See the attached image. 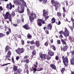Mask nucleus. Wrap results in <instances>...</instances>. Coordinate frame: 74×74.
Masks as SVG:
<instances>
[{"mask_svg": "<svg viewBox=\"0 0 74 74\" xmlns=\"http://www.w3.org/2000/svg\"><path fill=\"white\" fill-rule=\"evenodd\" d=\"M15 14L14 12H12L11 14H10L9 12H7L5 15L4 14V19L5 20H6L7 19H8L9 21L11 22L12 21L11 16H15Z\"/></svg>", "mask_w": 74, "mask_h": 74, "instance_id": "obj_1", "label": "nucleus"}, {"mask_svg": "<svg viewBox=\"0 0 74 74\" xmlns=\"http://www.w3.org/2000/svg\"><path fill=\"white\" fill-rule=\"evenodd\" d=\"M51 2L53 6L55 7V10L58 11V8H59L58 5H59V2L58 1L55 0H51Z\"/></svg>", "mask_w": 74, "mask_h": 74, "instance_id": "obj_2", "label": "nucleus"}, {"mask_svg": "<svg viewBox=\"0 0 74 74\" xmlns=\"http://www.w3.org/2000/svg\"><path fill=\"white\" fill-rule=\"evenodd\" d=\"M62 58L65 66L67 67L69 65V60L68 59V58H67V57L64 58V56H63L62 57Z\"/></svg>", "mask_w": 74, "mask_h": 74, "instance_id": "obj_3", "label": "nucleus"}, {"mask_svg": "<svg viewBox=\"0 0 74 74\" xmlns=\"http://www.w3.org/2000/svg\"><path fill=\"white\" fill-rule=\"evenodd\" d=\"M59 34H62L63 33L64 36L66 37L69 36V34H70L69 30H67V29L66 28H65V30L64 32L62 31H61L59 32Z\"/></svg>", "mask_w": 74, "mask_h": 74, "instance_id": "obj_4", "label": "nucleus"}, {"mask_svg": "<svg viewBox=\"0 0 74 74\" xmlns=\"http://www.w3.org/2000/svg\"><path fill=\"white\" fill-rule=\"evenodd\" d=\"M25 50L23 48H20L19 47H18V48L15 51L17 54L19 55H21V53H23L24 52H25Z\"/></svg>", "mask_w": 74, "mask_h": 74, "instance_id": "obj_5", "label": "nucleus"}, {"mask_svg": "<svg viewBox=\"0 0 74 74\" xmlns=\"http://www.w3.org/2000/svg\"><path fill=\"white\" fill-rule=\"evenodd\" d=\"M36 14L34 13H32L30 15L29 20L31 23H32L34 20V17H36Z\"/></svg>", "mask_w": 74, "mask_h": 74, "instance_id": "obj_6", "label": "nucleus"}, {"mask_svg": "<svg viewBox=\"0 0 74 74\" xmlns=\"http://www.w3.org/2000/svg\"><path fill=\"white\" fill-rule=\"evenodd\" d=\"M38 21H39V22H37V25L38 26L40 27L42 26V24H41V23L42 24H45V22L42 19H38Z\"/></svg>", "mask_w": 74, "mask_h": 74, "instance_id": "obj_7", "label": "nucleus"}, {"mask_svg": "<svg viewBox=\"0 0 74 74\" xmlns=\"http://www.w3.org/2000/svg\"><path fill=\"white\" fill-rule=\"evenodd\" d=\"M69 48V47L67 45H65L64 47H62V46H61V51H64V52H65V51H67V49Z\"/></svg>", "mask_w": 74, "mask_h": 74, "instance_id": "obj_8", "label": "nucleus"}, {"mask_svg": "<svg viewBox=\"0 0 74 74\" xmlns=\"http://www.w3.org/2000/svg\"><path fill=\"white\" fill-rule=\"evenodd\" d=\"M48 12L49 11L48 10H45L44 9L43 10V16H47L48 15Z\"/></svg>", "mask_w": 74, "mask_h": 74, "instance_id": "obj_9", "label": "nucleus"}, {"mask_svg": "<svg viewBox=\"0 0 74 74\" xmlns=\"http://www.w3.org/2000/svg\"><path fill=\"white\" fill-rule=\"evenodd\" d=\"M40 58H41V60L43 61V60H46V55L45 54H41V55L40 54Z\"/></svg>", "mask_w": 74, "mask_h": 74, "instance_id": "obj_10", "label": "nucleus"}, {"mask_svg": "<svg viewBox=\"0 0 74 74\" xmlns=\"http://www.w3.org/2000/svg\"><path fill=\"white\" fill-rule=\"evenodd\" d=\"M19 6H18L17 7V11L18 12V13H20V14H22V13H23V12H24V10L23 9H21V10H19Z\"/></svg>", "mask_w": 74, "mask_h": 74, "instance_id": "obj_11", "label": "nucleus"}, {"mask_svg": "<svg viewBox=\"0 0 74 74\" xmlns=\"http://www.w3.org/2000/svg\"><path fill=\"white\" fill-rule=\"evenodd\" d=\"M23 27L26 30H29L30 29V27H29L27 24H26L23 26Z\"/></svg>", "mask_w": 74, "mask_h": 74, "instance_id": "obj_12", "label": "nucleus"}, {"mask_svg": "<svg viewBox=\"0 0 74 74\" xmlns=\"http://www.w3.org/2000/svg\"><path fill=\"white\" fill-rule=\"evenodd\" d=\"M12 54L11 51L10 50H9L8 53H7L6 56H5L6 59H8V58H10Z\"/></svg>", "mask_w": 74, "mask_h": 74, "instance_id": "obj_13", "label": "nucleus"}, {"mask_svg": "<svg viewBox=\"0 0 74 74\" xmlns=\"http://www.w3.org/2000/svg\"><path fill=\"white\" fill-rule=\"evenodd\" d=\"M50 66L52 69H53V70H56V67L55 64H51L50 65Z\"/></svg>", "mask_w": 74, "mask_h": 74, "instance_id": "obj_14", "label": "nucleus"}, {"mask_svg": "<svg viewBox=\"0 0 74 74\" xmlns=\"http://www.w3.org/2000/svg\"><path fill=\"white\" fill-rule=\"evenodd\" d=\"M35 45L38 48H39L40 46V41L38 40H37L35 41Z\"/></svg>", "mask_w": 74, "mask_h": 74, "instance_id": "obj_15", "label": "nucleus"}, {"mask_svg": "<svg viewBox=\"0 0 74 74\" xmlns=\"http://www.w3.org/2000/svg\"><path fill=\"white\" fill-rule=\"evenodd\" d=\"M52 28V25L51 24H49L47 25V30H51Z\"/></svg>", "mask_w": 74, "mask_h": 74, "instance_id": "obj_16", "label": "nucleus"}, {"mask_svg": "<svg viewBox=\"0 0 74 74\" xmlns=\"http://www.w3.org/2000/svg\"><path fill=\"white\" fill-rule=\"evenodd\" d=\"M48 53L51 56H54V52L51 50L49 51Z\"/></svg>", "mask_w": 74, "mask_h": 74, "instance_id": "obj_17", "label": "nucleus"}, {"mask_svg": "<svg viewBox=\"0 0 74 74\" xmlns=\"http://www.w3.org/2000/svg\"><path fill=\"white\" fill-rule=\"evenodd\" d=\"M16 73H18L17 74V73H15V72H14V74H22L21 73L22 72V70L20 69H18L17 70Z\"/></svg>", "mask_w": 74, "mask_h": 74, "instance_id": "obj_18", "label": "nucleus"}, {"mask_svg": "<svg viewBox=\"0 0 74 74\" xmlns=\"http://www.w3.org/2000/svg\"><path fill=\"white\" fill-rule=\"evenodd\" d=\"M10 46L7 45L6 46L5 48V52H7L10 49Z\"/></svg>", "mask_w": 74, "mask_h": 74, "instance_id": "obj_19", "label": "nucleus"}, {"mask_svg": "<svg viewBox=\"0 0 74 74\" xmlns=\"http://www.w3.org/2000/svg\"><path fill=\"white\" fill-rule=\"evenodd\" d=\"M15 3L16 4H17V5H22L21 3L20 2H19L18 0H16L15 1Z\"/></svg>", "mask_w": 74, "mask_h": 74, "instance_id": "obj_20", "label": "nucleus"}, {"mask_svg": "<svg viewBox=\"0 0 74 74\" xmlns=\"http://www.w3.org/2000/svg\"><path fill=\"white\" fill-rule=\"evenodd\" d=\"M46 29H47V27H43V29L44 30L45 33H46V34H49V31H48V29H47L45 30Z\"/></svg>", "mask_w": 74, "mask_h": 74, "instance_id": "obj_21", "label": "nucleus"}, {"mask_svg": "<svg viewBox=\"0 0 74 74\" xmlns=\"http://www.w3.org/2000/svg\"><path fill=\"white\" fill-rule=\"evenodd\" d=\"M51 23H54L56 22V19L55 18V17H53L51 19Z\"/></svg>", "mask_w": 74, "mask_h": 74, "instance_id": "obj_22", "label": "nucleus"}, {"mask_svg": "<svg viewBox=\"0 0 74 74\" xmlns=\"http://www.w3.org/2000/svg\"><path fill=\"white\" fill-rule=\"evenodd\" d=\"M14 71H16L18 70V66L14 65L13 67Z\"/></svg>", "mask_w": 74, "mask_h": 74, "instance_id": "obj_23", "label": "nucleus"}, {"mask_svg": "<svg viewBox=\"0 0 74 74\" xmlns=\"http://www.w3.org/2000/svg\"><path fill=\"white\" fill-rule=\"evenodd\" d=\"M61 41L63 45H67V43H66V42H65V40H64L63 39H61Z\"/></svg>", "mask_w": 74, "mask_h": 74, "instance_id": "obj_24", "label": "nucleus"}, {"mask_svg": "<svg viewBox=\"0 0 74 74\" xmlns=\"http://www.w3.org/2000/svg\"><path fill=\"white\" fill-rule=\"evenodd\" d=\"M30 62V60L29 59H27L26 60H23V62L24 63H29Z\"/></svg>", "mask_w": 74, "mask_h": 74, "instance_id": "obj_25", "label": "nucleus"}, {"mask_svg": "<svg viewBox=\"0 0 74 74\" xmlns=\"http://www.w3.org/2000/svg\"><path fill=\"white\" fill-rule=\"evenodd\" d=\"M34 48H35V47L34 45H32L31 46H30V49L31 51H33V50L34 49Z\"/></svg>", "mask_w": 74, "mask_h": 74, "instance_id": "obj_26", "label": "nucleus"}, {"mask_svg": "<svg viewBox=\"0 0 74 74\" xmlns=\"http://www.w3.org/2000/svg\"><path fill=\"white\" fill-rule=\"evenodd\" d=\"M9 31H8L6 32V34L7 35H8L10 33H11V29L10 28H9L8 29Z\"/></svg>", "mask_w": 74, "mask_h": 74, "instance_id": "obj_27", "label": "nucleus"}, {"mask_svg": "<svg viewBox=\"0 0 74 74\" xmlns=\"http://www.w3.org/2000/svg\"><path fill=\"white\" fill-rule=\"evenodd\" d=\"M32 36L31 35V34H30L29 33L27 35V38L28 39H30V38H32Z\"/></svg>", "mask_w": 74, "mask_h": 74, "instance_id": "obj_28", "label": "nucleus"}, {"mask_svg": "<svg viewBox=\"0 0 74 74\" xmlns=\"http://www.w3.org/2000/svg\"><path fill=\"white\" fill-rule=\"evenodd\" d=\"M51 47L52 49H53L54 51H56V47H55V45H52V46H51Z\"/></svg>", "mask_w": 74, "mask_h": 74, "instance_id": "obj_29", "label": "nucleus"}, {"mask_svg": "<svg viewBox=\"0 0 74 74\" xmlns=\"http://www.w3.org/2000/svg\"><path fill=\"white\" fill-rule=\"evenodd\" d=\"M65 68H62L61 69V73H62V74H63V73H64V71H65Z\"/></svg>", "mask_w": 74, "mask_h": 74, "instance_id": "obj_30", "label": "nucleus"}, {"mask_svg": "<svg viewBox=\"0 0 74 74\" xmlns=\"http://www.w3.org/2000/svg\"><path fill=\"white\" fill-rule=\"evenodd\" d=\"M57 16L58 17H60V16H62V13L60 12H58L57 13Z\"/></svg>", "mask_w": 74, "mask_h": 74, "instance_id": "obj_31", "label": "nucleus"}, {"mask_svg": "<svg viewBox=\"0 0 74 74\" xmlns=\"http://www.w3.org/2000/svg\"><path fill=\"white\" fill-rule=\"evenodd\" d=\"M22 2L23 5H24L25 7H26L27 8V5H26V3L25 1H23Z\"/></svg>", "mask_w": 74, "mask_h": 74, "instance_id": "obj_32", "label": "nucleus"}, {"mask_svg": "<svg viewBox=\"0 0 74 74\" xmlns=\"http://www.w3.org/2000/svg\"><path fill=\"white\" fill-rule=\"evenodd\" d=\"M44 45L46 46V47H48V41H46Z\"/></svg>", "mask_w": 74, "mask_h": 74, "instance_id": "obj_33", "label": "nucleus"}, {"mask_svg": "<svg viewBox=\"0 0 74 74\" xmlns=\"http://www.w3.org/2000/svg\"><path fill=\"white\" fill-rule=\"evenodd\" d=\"M32 54L34 56V55L36 54V50H35L32 51Z\"/></svg>", "mask_w": 74, "mask_h": 74, "instance_id": "obj_34", "label": "nucleus"}, {"mask_svg": "<svg viewBox=\"0 0 74 74\" xmlns=\"http://www.w3.org/2000/svg\"><path fill=\"white\" fill-rule=\"evenodd\" d=\"M27 11L28 15H30V10L28 8H27Z\"/></svg>", "mask_w": 74, "mask_h": 74, "instance_id": "obj_35", "label": "nucleus"}, {"mask_svg": "<svg viewBox=\"0 0 74 74\" xmlns=\"http://www.w3.org/2000/svg\"><path fill=\"white\" fill-rule=\"evenodd\" d=\"M30 44L31 45H33V44H35V42L34 41V40H32L30 41Z\"/></svg>", "mask_w": 74, "mask_h": 74, "instance_id": "obj_36", "label": "nucleus"}, {"mask_svg": "<svg viewBox=\"0 0 74 74\" xmlns=\"http://www.w3.org/2000/svg\"><path fill=\"white\" fill-rule=\"evenodd\" d=\"M63 12L64 13H65L66 12V9H65V7H62Z\"/></svg>", "mask_w": 74, "mask_h": 74, "instance_id": "obj_37", "label": "nucleus"}, {"mask_svg": "<svg viewBox=\"0 0 74 74\" xmlns=\"http://www.w3.org/2000/svg\"><path fill=\"white\" fill-rule=\"evenodd\" d=\"M29 58V56H25L24 57V59H27V58Z\"/></svg>", "mask_w": 74, "mask_h": 74, "instance_id": "obj_38", "label": "nucleus"}, {"mask_svg": "<svg viewBox=\"0 0 74 74\" xmlns=\"http://www.w3.org/2000/svg\"><path fill=\"white\" fill-rule=\"evenodd\" d=\"M56 60H59V56H56L55 57Z\"/></svg>", "mask_w": 74, "mask_h": 74, "instance_id": "obj_39", "label": "nucleus"}, {"mask_svg": "<svg viewBox=\"0 0 74 74\" xmlns=\"http://www.w3.org/2000/svg\"><path fill=\"white\" fill-rule=\"evenodd\" d=\"M25 69H27L28 67V66H27V63H26L25 65Z\"/></svg>", "mask_w": 74, "mask_h": 74, "instance_id": "obj_40", "label": "nucleus"}, {"mask_svg": "<svg viewBox=\"0 0 74 74\" xmlns=\"http://www.w3.org/2000/svg\"><path fill=\"white\" fill-rule=\"evenodd\" d=\"M47 60H50V59H51V57H49V56H47Z\"/></svg>", "mask_w": 74, "mask_h": 74, "instance_id": "obj_41", "label": "nucleus"}, {"mask_svg": "<svg viewBox=\"0 0 74 74\" xmlns=\"http://www.w3.org/2000/svg\"><path fill=\"white\" fill-rule=\"evenodd\" d=\"M21 43L22 45H23L25 44V41H23V40H21Z\"/></svg>", "mask_w": 74, "mask_h": 74, "instance_id": "obj_42", "label": "nucleus"}, {"mask_svg": "<svg viewBox=\"0 0 74 74\" xmlns=\"http://www.w3.org/2000/svg\"><path fill=\"white\" fill-rule=\"evenodd\" d=\"M57 42L58 44H60V40H57Z\"/></svg>", "mask_w": 74, "mask_h": 74, "instance_id": "obj_43", "label": "nucleus"}, {"mask_svg": "<svg viewBox=\"0 0 74 74\" xmlns=\"http://www.w3.org/2000/svg\"><path fill=\"white\" fill-rule=\"evenodd\" d=\"M12 61L13 63H15V61H14V57H12Z\"/></svg>", "mask_w": 74, "mask_h": 74, "instance_id": "obj_44", "label": "nucleus"}, {"mask_svg": "<svg viewBox=\"0 0 74 74\" xmlns=\"http://www.w3.org/2000/svg\"><path fill=\"white\" fill-rule=\"evenodd\" d=\"M45 21H47V20L48 19V18H49V16L46 15V16H45Z\"/></svg>", "mask_w": 74, "mask_h": 74, "instance_id": "obj_45", "label": "nucleus"}, {"mask_svg": "<svg viewBox=\"0 0 74 74\" xmlns=\"http://www.w3.org/2000/svg\"><path fill=\"white\" fill-rule=\"evenodd\" d=\"M4 36V34L2 33H0V37H2Z\"/></svg>", "mask_w": 74, "mask_h": 74, "instance_id": "obj_46", "label": "nucleus"}, {"mask_svg": "<svg viewBox=\"0 0 74 74\" xmlns=\"http://www.w3.org/2000/svg\"><path fill=\"white\" fill-rule=\"evenodd\" d=\"M3 10V7L1 6H0V11H2Z\"/></svg>", "mask_w": 74, "mask_h": 74, "instance_id": "obj_47", "label": "nucleus"}, {"mask_svg": "<svg viewBox=\"0 0 74 74\" xmlns=\"http://www.w3.org/2000/svg\"><path fill=\"white\" fill-rule=\"evenodd\" d=\"M19 59H20V58L19 56H17V57H16V60H18Z\"/></svg>", "mask_w": 74, "mask_h": 74, "instance_id": "obj_48", "label": "nucleus"}, {"mask_svg": "<svg viewBox=\"0 0 74 74\" xmlns=\"http://www.w3.org/2000/svg\"><path fill=\"white\" fill-rule=\"evenodd\" d=\"M69 40H70V41L73 42V38H72V37H71V36L69 37Z\"/></svg>", "mask_w": 74, "mask_h": 74, "instance_id": "obj_49", "label": "nucleus"}, {"mask_svg": "<svg viewBox=\"0 0 74 74\" xmlns=\"http://www.w3.org/2000/svg\"><path fill=\"white\" fill-rule=\"evenodd\" d=\"M8 64H10V63H8L7 64H5L2 65V66H7Z\"/></svg>", "mask_w": 74, "mask_h": 74, "instance_id": "obj_50", "label": "nucleus"}, {"mask_svg": "<svg viewBox=\"0 0 74 74\" xmlns=\"http://www.w3.org/2000/svg\"><path fill=\"white\" fill-rule=\"evenodd\" d=\"M70 27L71 30L72 31H73V29H74V26L73 25L72 27Z\"/></svg>", "mask_w": 74, "mask_h": 74, "instance_id": "obj_51", "label": "nucleus"}, {"mask_svg": "<svg viewBox=\"0 0 74 74\" xmlns=\"http://www.w3.org/2000/svg\"><path fill=\"white\" fill-rule=\"evenodd\" d=\"M13 25L14 26V27H17L18 26V25L16 24L13 23Z\"/></svg>", "mask_w": 74, "mask_h": 74, "instance_id": "obj_52", "label": "nucleus"}, {"mask_svg": "<svg viewBox=\"0 0 74 74\" xmlns=\"http://www.w3.org/2000/svg\"><path fill=\"white\" fill-rule=\"evenodd\" d=\"M71 21H72L73 23L74 22V19H73V17L71 18Z\"/></svg>", "mask_w": 74, "mask_h": 74, "instance_id": "obj_53", "label": "nucleus"}, {"mask_svg": "<svg viewBox=\"0 0 74 74\" xmlns=\"http://www.w3.org/2000/svg\"><path fill=\"white\" fill-rule=\"evenodd\" d=\"M47 0H43V3L44 4H45L46 3H47Z\"/></svg>", "mask_w": 74, "mask_h": 74, "instance_id": "obj_54", "label": "nucleus"}, {"mask_svg": "<svg viewBox=\"0 0 74 74\" xmlns=\"http://www.w3.org/2000/svg\"><path fill=\"white\" fill-rule=\"evenodd\" d=\"M33 70L35 72H36V71H37V68H34Z\"/></svg>", "mask_w": 74, "mask_h": 74, "instance_id": "obj_55", "label": "nucleus"}, {"mask_svg": "<svg viewBox=\"0 0 74 74\" xmlns=\"http://www.w3.org/2000/svg\"><path fill=\"white\" fill-rule=\"evenodd\" d=\"M41 70H43V67L41 68L39 70H37V71H41Z\"/></svg>", "mask_w": 74, "mask_h": 74, "instance_id": "obj_56", "label": "nucleus"}, {"mask_svg": "<svg viewBox=\"0 0 74 74\" xmlns=\"http://www.w3.org/2000/svg\"><path fill=\"white\" fill-rule=\"evenodd\" d=\"M6 8H7V9H8L9 8V4H7L6 6Z\"/></svg>", "mask_w": 74, "mask_h": 74, "instance_id": "obj_57", "label": "nucleus"}, {"mask_svg": "<svg viewBox=\"0 0 74 74\" xmlns=\"http://www.w3.org/2000/svg\"><path fill=\"white\" fill-rule=\"evenodd\" d=\"M66 6H68V5H69V3H68V1H66Z\"/></svg>", "mask_w": 74, "mask_h": 74, "instance_id": "obj_58", "label": "nucleus"}, {"mask_svg": "<svg viewBox=\"0 0 74 74\" xmlns=\"http://www.w3.org/2000/svg\"><path fill=\"white\" fill-rule=\"evenodd\" d=\"M65 16H66V14H65V13H63V18H65Z\"/></svg>", "mask_w": 74, "mask_h": 74, "instance_id": "obj_59", "label": "nucleus"}, {"mask_svg": "<svg viewBox=\"0 0 74 74\" xmlns=\"http://www.w3.org/2000/svg\"><path fill=\"white\" fill-rule=\"evenodd\" d=\"M50 41L51 43H53V39H52L50 40Z\"/></svg>", "mask_w": 74, "mask_h": 74, "instance_id": "obj_60", "label": "nucleus"}, {"mask_svg": "<svg viewBox=\"0 0 74 74\" xmlns=\"http://www.w3.org/2000/svg\"><path fill=\"white\" fill-rule=\"evenodd\" d=\"M34 67H36V68H37V65H36L35 64H34Z\"/></svg>", "mask_w": 74, "mask_h": 74, "instance_id": "obj_61", "label": "nucleus"}, {"mask_svg": "<svg viewBox=\"0 0 74 74\" xmlns=\"http://www.w3.org/2000/svg\"><path fill=\"white\" fill-rule=\"evenodd\" d=\"M17 23H18V24H19V23H21V21H17Z\"/></svg>", "mask_w": 74, "mask_h": 74, "instance_id": "obj_62", "label": "nucleus"}, {"mask_svg": "<svg viewBox=\"0 0 74 74\" xmlns=\"http://www.w3.org/2000/svg\"><path fill=\"white\" fill-rule=\"evenodd\" d=\"M21 22H24V18H22V19H21Z\"/></svg>", "mask_w": 74, "mask_h": 74, "instance_id": "obj_63", "label": "nucleus"}, {"mask_svg": "<svg viewBox=\"0 0 74 74\" xmlns=\"http://www.w3.org/2000/svg\"><path fill=\"white\" fill-rule=\"evenodd\" d=\"M4 28L5 29V30H6L7 29V27H6V26H5Z\"/></svg>", "mask_w": 74, "mask_h": 74, "instance_id": "obj_64", "label": "nucleus"}]
</instances>
